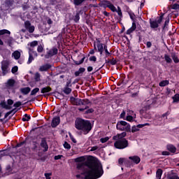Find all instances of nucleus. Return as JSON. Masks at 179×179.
<instances>
[{"instance_id": "nucleus-1", "label": "nucleus", "mask_w": 179, "mask_h": 179, "mask_svg": "<svg viewBox=\"0 0 179 179\" xmlns=\"http://www.w3.org/2000/svg\"><path fill=\"white\" fill-rule=\"evenodd\" d=\"M85 157H79L74 159L77 164V170H85L81 173L85 179H96L100 178L103 176L104 171L101 164L97 162H92L89 166H85Z\"/></svg>"}, {"instance_id": "nucleus-2", "label": "nucleus", "mask_w": 179, "mask_h": 179, "mask_svg": "<svg viewBox=\"0 0 179 179\" xmlns=\"http://www.w3.org/2000/svg\"><path fill=\"white\" fill-rule=\"evenodd\" d=\"M126 136L127 132L124 131L113 137V141H116L114 143L116 149H125V148H128V141L124 138Z\"/></svg>"}, {"instance_id": "nucleus-3", "label": "nucleus", "mask_w": 179, "mask_h": 179, "mask_svg": "<svg viewBox=\"0 0 179 179\" xmlns=\"http://www.w3.org/2000/svg\"><path fill=\"white\" fill-rule=\"evenodd\" d=\"M76 129L78 131H83L84 134L86 135L92 130V123L88 120H85L81 118H77L75 122Z\"/></svg>"}, {"instance_id": "nucleus-4", "label": "nucleus", "mask_w": 179, "mask_h": 179, "mask_svg": "<svg viewBox=\"0 0 179 179\" xmlns=\"http://www.w3.org/2000/svg\"><path fill=\"white\" fill-rule=\"evenodd\" d=\"M116 128L119 131H125L126 132H131V124L129 123L120 120L117 122L116 124Z\"/></svg>"}, {"instance_id": "nucleus-5", "label": "nucleus", "mask_w": 179, "mask_h": 179, "mask_svg": "<svg viewBox=\"0 0 179 179\" xmlns=\"http://www.w3.org/2000/svg\"><path fill=\"white\" fill-rule=\"evenodd\" d=\"M104 5L107 8L110 9V10H112V12H117L119 17H122V11L121 10V8L117 7V8H115L114 4L111 3V2L108 1H105Z\"/></svg>"}, {"instance_id": "nucleus-6", "label": "nucleus", "mask_w": 179, "mask_h": 179, "mask_svg": "<svg viewBox=\"0 0 179 179\" xmlns=\"http://www.w3.org/2000/svg\"><path fill=\"white\" fill-rule=\"evenodd\" d=\"M15 83V81L13 79H9L6 83V89L8 90V93H15L16 92Z\"/></svg>"}, {"instance_id": "nucleus-7", "label": "nucleus", "mask_w": 179, "mask_h": 179, "mask_svg": "<svg viewBox=\"0 0 179 179\" xmlns=\"http://www.w3.org/2000/svg\"><path fill=\"white\" fill-rule=\"evenodd\" d=\"M94 50H97L98 52H99L101 55H103V51H104V47L103 46V43H101V42L100 41V38H96V41H94Z\"/></svg>"}, {"instance_id": "nucleus-8", "label": "nucleus", "mask_w": 179, "mask_h": 179, "mask_svg": "<svg viewBox=\"0 0 179 179\" xmlns=\"http://www.w3.org/2000/svg\"><path fill=\"white\" fill-rule=\"evenodd\" d=\"M1 71L3 75H6L9 72V62L6 60L1 62Z\"/></svg>"}, {"instance_id": "nucleus-9", "label": "nucleus", "mask_w": 179, "mask_h": 179, "mask_svg": "<svg viewBox=\"0 0 179 179\" xmlns=\"http://www.w3.org/2000/svg\"><path fill=\"white\" fill-rule=\"evenodd\" d=\"M34 57H37V52L33 51V50L29 48V59L27 64H31L33 61H34Z\"/></svg>"}, {"instance_id": "nucleus-10", "label": "nucleus", "mask_w": 179, "mask_h": 179, "mask_svg": "<svg viewBox=\"0 0 179 179\" xmlns=\"http://www.w3.org/2000/svg\"><path fill=\"white\" fill-rule=\"evenodd\" d=\"M71 101L74 104V106H85V100L71 98Z\"/></svg>"}, {"instance_id": "nucleus-11", "label": "nucleus", "mask_w": 179, "mask_h": 179, "mask_svg": "<svg viewBox=\"0 0 179 179\" xmlns=\"http://www.w3.org/2000/svg\"><path fill=\"white\" fill-rule=\"evenodd\" d=\"M57 54H58V49L54 48L48 51V55L45 56V58H50V57L57 55Z\"/></svg>"}, {"instance_id": "nucleus-12", "label": "nucleus", "mask_w": 179, "mask_h": 179, "mask_svg": "<svg viewBox=\"0 0 179 179\" xmlns=\"http://www.w3.org/2000/svg\"><path fill=\"white\" fill-rule=\"evenodd\" d=\"M51 64H45L39 67V71L40 72H47L48 69H51Z\"/></svg>"}, {"instance_id": "nucleus-13", "label": "nucleus", "mask_w": 179, "mask_h": 179, "mask_svg": "<svg viewBox=\"0 0 179 179\" xmlns=\"http://www.w3.org/2000/svg\"><path fill=\"white\" fill-rule=\"evenodd\" d=\"M129 160H131V163L134 164H139L141 163V158L138 156H131L129 157Z\"/></svg>"}, {"instance_id": "nucleus-14", "label": "nucleus", "mask_w": 179, "mask_h": 179, "mask_svg": "<svg viewBox=\"0 0 179 179\" xmlns=\"http://www.w3.org/2000/svg\"><path fill=\"white\" fill-rule=\"evenodd\" d=\"M118 163L119 164L122 165V164H124L127 166V167H131V166H132V164H131V162L127 159H125L124 158H120L118 159Z\"/></svg>"}, {"instance_id": "nucleus-15", "label": "nucleus", "mask_w": 179, "mask_h": 179, "mask_svg": "<svg viewBox=\"0 0 179 179\" xmlns=\"http://www.w3.org/2000/svg\"><path fill=\"white\" fill-rule=\"evenodd\" d=\"M59 122H61V120L59 117H55L52 120V128H55V127H58L59 125Z\"/></svg>"}, {"instance_id": "nucleus-16", "label": "nucleus", "mask_w": 179, "mask_h": 179, "mask_svg": "<svg viewBox=\"0 0 179 179\" xmlns=\"http://www.w3.org/2000/svg\"><path fill=\"white\" fill-rule=\"evenodd\" d=\"M166 149L169 152H171V153H176V152H177V148L173 144H168Z\"/></svg>"}, {"instance_id": "nucleus-17", "label": "nucleus", "mask_w": 179, "mask_h": 179, "mask_svg": "<svg viewBox=\"0 0 179 179\" xmlns=\"http://www.w3.org/2000/svg\"><path fill=\"white\" fill-rule=\"evenodd\" d=\"M23 52L22 50H15L14 52L12 54V57H14V59H19L20 58L21 54Z\"/></svg>"}, {"instance_id": "nucleus-18", "label": "nucleus", "mask_w": 179, "mask_h": 179, "mask_svg": "<svg viewBox=\"0 0 179 179\" xmlns=\"http://www.w3.org/2000/svg\"><path fill=\"white\" fill-rule=\"evenodd\" d=\"M135 30H136V24L135 22H133L131 27L127 31L126 34H131V33H134Z\"/></svg>"}, {"instance_id": "nucleus-19", "label": "nucleus", "mask_w": 179, "mask_h": 179, "mask_svg": "<svg viewBox=\"0 0 179 179\" xmlns=\"http://www.w3.org/2000/svg\"><path fill=\"white\" fill-rule=\"evenodd\" d=\"M71 85V82L66 83V87H64L63 92L65 93V94H70L72 92V89L68 87Z\"/></svg>"}, {"instance_id": "nucleus-20", "label": "nucleus", "mask_w": 179, "mask_h": 179, "mask_svg": "<svg viewBox=\"0 0 179 179\" xmlns=\"http://www.w3.org/2000/svg\"><path fill=\"white\" fill-rule=\"evenodd\" d=\"M31 90V89H30V87H23L20 89V92L22 94H29L30 93V91Z\"/></svg>"}, {"instance_id": "nucleus-21", "label": "nucleus", "mask_w": 179, "mask_h": 179, "mask_svg": "<svg viewBox=\"0 0 179 179\" xmlns=\"http://www.w3.org/2000/svg\"><path fill=\"white\" fill-rule=\"evenodd\" d=\"M41 148H43V152H47L48 150V145H47V141L43 139L41 143Z\"/></svg>"}, {"instance_id": "nucleus-22", "label": "nucleus", "mask_w": 179, "mask_h": 179, "mask_svg": "<svg viewBox=\"0 0 179 179\" xmlns=\"http://www.w3.org/2000/svg\"><path fill=\"white\" fill-rule=\"evenodd\" d=\"M27 45L29 47L28 49L30 48V50H31V48H34V47H36V45H38V41H32L31 43H29L27 44Z\"/></svg>"}, {"instance_id": "nucleus-23", "label": "nucleus", "mask_w": 179, "mask_h": 179, "mask_svg": "<svg viewBox=\"0 0 179 179\" xmlns=\"http://www.w3.org/2000/svg\"><path fill=\"white\" fill-rule=\"evenodd\" d=\"M0 106H1L2 108H5L6 110H10L12 108V106L8 105L5 101L1 102Z\"/></svg>"}, {"instance_id": "nucleus-24", "label": "nucleus", "mask_w": 179, "mask_h": 179, "mask_svg": "<svg viewBox=\"0 0 179 179\" xmlns=\"http://www.w3.org/2000/svg\"><path fill=\"white\" fill-rule=\"evenodd\" d=\"M162 176H163V170L158 169L156 172V179H162Z\"/></svg>"}, {"instance_id": "nucleus-25", "label": "nucleus", "mask_w": 179, "mask_h": 179, "mask_svg": "<svg viewBox=\"0 0 179 179\" xmlns=\"http://www.w3.org/2000/svg\"><path fill=\"white\" fill-rule=\"evenodd\" d=\"M150 27L152 29H157L159 27V24L157 23V21H150Z\"/></svg>"}, {"instance_id": "nucleus-26", "label": "nucleus", "mask_w": 179, "mask_h": 179, "mask_svg": "<svg viewBox=\"0 0 179 179\" xmlns=\"http://www.w3.org/2000/svg\"><path fill=\"white\" fill-rule=\"evenodd\" d=\"M86 71V69L81 67L78 69V71L75 72V76H79V75H82Z\"/></svg>"}, {"instance_id": "nucleus-27", "label": "nucleus", "mask_w": 179, "mask_h": 179, "mask_svg": "<svg viewBox=\"0 0 179 179\" xmlns=\"http://www.w3.org/2000/svg\"><path fill=\"white\" fill-rule=\"evenodd\" d=\"M168 179H179L178 175L177 173H170L167 176Z\"/></svg>"}, {"instance_id": "nucleus-28", "label": "nucleus", "mask_w": 179, "mask_h": 179, "mask_svg": "<svg viewBox=\"0 0 179 179\" xmlns=\"http://www.w3.org/2000/svg\"><path fill=\"white\" fill-rule=\"evenodd\" d=\"M169 83H170V82L167 80H162L159 83V86L161 87H164V86H167V85H169Z\"/></svg>"}, {"instance_id": "nucleus-29", "label": "nucleus", "mask_w": 179, "mask_h": 179, "mask_svg": "<svg viewBox=\"0 0 179 179\" xmlns=\"http://www.w3.org/2000/svg\"><path fill=\"white\" fill-rule=\"evenodd\" d=\"M49 92H51V88L50 87H43L41 90V93H49Z\"/></svg>"}, {"instance_id": "nucleus-30", "label": "nucleus", "mask_w": 179, "mask_h": 179, "mask_svg": "<svg viewBox=\"0 0 179 179\" xmlns=\"http://www.w3.org/2000/svg\"><path fill=\"white\" fill-rule=\"evenodd\" d=\"M3 34H8V36H10V32L8 29L0 30V36H3Z\"/></svg>"}, {"instance_id": "nucleus-31", "label": "nucleus", "mask_w": 179, "mask_h": 179, "mask_svg": "<svg viewBox=\"0 0 179 179\" xmlns=\"http://www.w3.org/2000/svg\"><path fill=\"white\" fill-rule=\"evenodd\" d=\"M41 75H40V73L37 72L35 73L34 80H36V82H40V80H41Z\"/></svg>"}, {"instance_id": "nucleus-32", "label": "nucleus", "mask_w": 179, "mask_h": 179, "mask_svg": "<svg viewBox=\"0 0 179 179\" xmlns=\"http://www.w3.org/2000/svg\"><path fill=\"white\" fill-rule=\"evenodd\" d=\"M39 92H40V88L38 87L34 88L31 92V96H36V94H37V93H38Z\"/></svg>"}, {"instance_id": "nucleus-33", "label": "nucleus", "mask_w": 179, "mask_h": 179, "mask_svg": "<svg viewBox=\"0 0 179 179\" xmlns=\"http://www.w3.org/2000/svg\"><path fill=\"white\" fill-rule=\"evenodd\" d=\"M164 59L166 62H167L168 64H171V62H173L171 57H170V56H169L168 55H164Z\"/></svg>"}, {"instance_id": "nucleus-34", "label": "nucleus", "mask_w": 179, "mask_h": 179, "mask_svg": "<svg viewBox=\"0 0 179 179\" xmlns=\"http://www.w3.org/2000/svg\"><path fill=\"white\" fill-rule=\"evenodd\" d=\"M173 103H178L179 101V94H175L173 97Z\"/></svg>"}, {"instance_id": "nucleus-35", "label": "nucleus", "mask_w": 179, "mask_h": 179, "mask_svg": "<svg viewBox=\"0 0 179 179\" xmlns=\"http://www.w3.org/2000/svg\"><path fill=\"white\" fill-rule=\"evenodd\" d=\"M30 118H31L30 115L25 114L24 115V117H22V121H24V122L29 121L30 120Z\"/></svg>"}, {"instance_id": "nucleus-36", "label": "nucleus", "mask_w": 179, "mask_h": 179, "mask_svg": "<svg viewBox=\"0 0 179 179\" xmlns=\"http://www.w3.org/2000/svg\"><path fill=\"white\" fill-rule=\"evenodd\" d=\"M31 27V24L30 23V22H29V21H26L25 22H24V27H25V29L27 30L29 27Z\"/></svg>"}, {"instance_id": "nucleus-37", "label": "nucleus", "mask_w": 179, "mask_h": 179, "mask_svg": "<svg viewBox=\"0 0 179 179\" xmlns=\"http://www.w3.org/2000/svg\"><path fill=\"white\" fill-rule=\"evenodd\" d=\"M172 59H173V62H175V64H178L179 59H178V57L177 56H176V55H172Z\"/></svg>"}, {"instance_id": "nucleus-38", "label": "nucleus", "mask_w": 179, "mask_h": 179, "mask_svg": "<svg viewBox=\"0 0 179 179\" xmlns=\"http://www.w3.org/2000/svg\"><path fill=\"white\" fill-rule=\"evenodd\" d=\"M109 139H110V137L106 136L105 138H101L100 141L101 142V143H106V142H107Z\"/></svg>"}, {"instance_id": "nucleus-39", "label": "nucleus", "mask_w": 179, "mask_h": 179, "mask_svg": "<svg viewBox=\"0 0 179 179\" xmlns=\"http://www.w3.org/2000/svg\"><path fill=\"white\" fill-rule=\"evenodd\" d=\"M126 120L129 121V122H134V117H132L131 115H127L126 117Z\"/></svg>"}, {"instance_id": "nucleus-40", "label": "nucleus", "mask_w": 179, "mask_h": 179, "mask_svg": "<svg viewBox=\"0 0 179 179\" xmlns=\"http://www.w3.org/2000/svg\"><path fill=\"white\" fill-rule=\"evenodd\" d=\"M37 51L38 52H42L43 51H44V46L43 45H38L37 48Z\"/></svg>"}, {"instance_id": "nucleus-41", "label": "nucleus", "mask_w": 179, "mask_h": 179, "mask_svg": "<svg viewBox=\"0 0 179 179\" xmlns=\"http://www.w3.org/2000/svg\"><path fill=\"white\" fill-rule=\"evenodd\" d=\"M83 1H85V0H74V5L79 6Z\"/></svg>"}, {"instance_id": "nucleus-42", "label": "nucleus", "mask_w": 179, "mask_h": 179, "mask_svg": "<svg viewBox=\"0 0 179 179\" xmlns=\"http://www.w3.org/2000/svg\"><path fill=\"white\" fill-rule=\"evenodd\" d=\"M80 17L79 16V13H77L73 18L76 23H78V20H80Z\"/></svg>"}, {"instance_id": "nucleus-43", "label": "nucleus", "mask_w": 179, "mask_h": 179, "mask_svg": "<svg viewBox=\"0 0 179 179\" xmlns=\"http://www.w3.org/2000/svg\"><path fill=\"white\" fill-rule=\"evenodd\" d=\"M18 69H19L18 67L17 66H15L11 69L12 73H16V72H17Z\"/></svg>"}, {"instance_id": "nucleus-44", "label": "nucleus", "mask_w": 179, "mask_h": 179, "mask_svg": "<svg viewBox=\"0 0 179 179\" xmlns=\"http://www.w3.org/2000/svg\"><path fill=\"white\" fill-rule=\"evenodd\" d=\"M138 131H139L138 126H133L131 127V132H138Z\"/></svg>"}, {"instance_id": "nucleus-45", "label": "nucleus", "mask_w": 179, "mask_h": 179, "mask_svg": "<svg viewBox=\"0 0 179 179\" xmlns=\"http://www.w3.org/2000/svg\"><path fill=\"white\" fill-rule=\"evenodd\" d=\"M64 148L65 149H71V145L69 143H68L67 142H64Z\"/></svg>"}, {"instance_id": "nucleus-46", "label": "nucleus", "mask_w": 179, "mask_h": 179, "mask_svg": "<svg viewBox=\"0 0 179 179\" xmlns=\"http://www.w3.org/2000/svg\"><path fill=\"white\" fill-rule=\"evenodd\" d=\"M52 176V173H45V177L46 179H51V176Z\"/></svg>"}, {"instance_id": "nucleus-47", "label": "nucleus", "mask_w": 179, "mask_h": 179, "mask_svg": "<svg viewBox=\"0 0 179 179\" xmlns=\"http://www.w3.org/2000/svg\"><path fill=\"white\" fill-rule=\"evenodd\" d=\"M90 61L92 62H96V61H97V57H96V56H91L90 57Z\"/></svg>"}, {"instance_id": "nucleus-48", "label": "nucleus", "mask_w": 179, "mask_h": 179, "mask_svg": "<svg viewBox=\"0 0 179 179\" xmlns=\"http://www.w3.org/2000/svg\"><path fill=\"white\" fill-rule=\"evenodd\" d=\"M34 26H31L28 29L29 33H34Z\"/></svg>"}, {"instance_id": "nucleus-49", "label": "nucleus", "mask_w": 179, "mask_h": 179, "mask_svg": "<svg viewBox=\"0 0 179 179\" xmlns=\"http://www.w3.org/2000/svg\"><path fill=\"white\" fill-rule=\"evenodd\" d=\"M109 64H110V65H115V64H117V60L113 59L112 60H110Z\"/></svg>"}, {"instance_id": "nucleus-50", "label": "nucleus", "mask_w": 179, "mask_h": 179, "mask_svg": "<svg viewBox=\"0 0 179 179\" xmlns=\"http://www.w3.org/2000/svg\"><path fill=\"white\" fill-rule=\"evenodd\" d=\"M162 156H170V152H168V151H163V152H162Z\"/></svg>"}, {"instance_id": "nucleus-51", "label": "nucleus", "mask_w": 179, "mask_h": 179, "mask_svg": "<svg viewBox=\"0 0 179 179\" xmlns=\"http://www.w3.org/2000/svg\"><path fill=\"white\" fill-rule=\"evenodd\" d=\"M7 104H8V106H10H10H12L13 104V100L8 99L7 100Z\"/></svg>"}, {"instance_id": "nucleus-52", "label": "nucleus", "mask_w": 179, "mask_h": 179, "mask_svg": "<svg viewBox=\"0 0 179 179\" xmlns=\"http://www.w3.org/2000/svg\"><path fill=\"white\" fill-rule=\"evenodd\" d=\"M172 9H175V10L179 9V4H178V3L173 4V5L172 6Z\"/></svg>"}, {"instance_id": "nucleus-53", "label": "nucleus", "mask_w": 179, "mask_h": 179, "mask_svg": "<svg viewBox=\"0 0 179 179\" xmlns=\"http://www.w3.org/2000/svg\"><path fill=\"white\" fill-rule=\"evenodd\" d=\"M163 20V15H161L159 17V19H158V20L157 21V23L158 24H159V23H162V21Z\"/></svg>"}, {"instance_id": "nucleus-54", "label": "nucleus", "mask_w": 179, "mask_h": 179, "mask_svg": "<svg viewBox=\"0 0 179 179\" xmlns=\"http://www.w3.org/2000/svg\"><path fill=\"white\" fill-rule=\"evenodd\" d=\"M103 50H105L106 54L108 55H110V52H108V50L107 49V45L103 46Z\"/></svg>"}, {"instance_id": "nucleus-55", "label": "nucleus", "mask_w": 179, "mask_h": 179, "mask_svg": "<svg viewBox=\"0 0 179 179\" xmlns=\"http://www.w3.org/2000/svg\"><path fill=\"white\" fill-rule=\"evenodd\" d=\"M93 111H94L93 110V108H90V109L87 110L85 113H86V114H90V113H93Z\"/></svg>"}, {"instance_id": "nucleus-56", "label": "nucleus", "mask_w": 179, "mask_h": 179, "mask_svg": "<svg viewBox=\"0 0 179 179\" xmlns=\"http://www.w3.org/2000/svg\"><path fill=\"white\" fill-rule=\"evenodd\" d=\"M97 149H99V148L97 146H94V147L91 148L90 151L94 152V150H97Z\"/></svg>"}, {"instance_id": "nucleus-57", "label": "nucleus", "mask_w": 179, "mask_h": 179, "mask_svg": "<svg viewBox=\"0 0 179 179\" xmlns=\"http://www.w3.org/2000/svg\"><path fill=\"white\" fill-rule=\"evenodd\" d=\"M62 155H56L55 156V160H59V159H62Z\"/></svg>"}, {"instance_id": "nucleus-58", "label": "nucleus", "mask_w": 179, "mask_h": 179, "mask_svg": "<svg viewBox=\"0 0 179 179\" xmlns=\"http://www.w3.org/2000/svg\"><path fill=\"white\" fill-rule=\"evenodd\" d=\"M125 117V111H123L120 116V118H124Z\"/></svg>"}, {"instance_id": "nucleus-59", "label": "nucleus", "mask_w": 179, "mask_h": 179, "mask_svg": "<svg viewBox=\"0 0 179 179\" xmlns=\"http://www.w3.org/2000/svg\"><path fill=\"white\" fill-rule=\"evenodd\" d=\"M93 71V67L92 66H88L87 67V71L88 72H92Z\"/></svg>"}, {"instance_id": "nucleus-60", "label": "nucleus", "mask_w": 179, "mask_h": 179, "mask_svg": "<svg viewBox=\"0 0 179 179\" xmlns=\"http://www.w3.org/2000/svg\"><path fill=\"white\" fill-rule=\"evenodd\" d=\"M148 48H150V47H152V43L150 42H147V44H146Z\"/></svg>"}, {"instance_id": "nucleus-61", "label": "nucleus", "mask_w": 179, "mask_h": 179, "mask_svg": "<svg viewBox=\"0 0 179 179\" xmlns=\"http://www.w3.org/2000/svg\"><path fill=\"white\" fill-rule=\"evenodd\" d=\"M79 111H85V110H87V106H85L84 108H78Z\"/></svg>"}, {"instance_id": "nucleus-62", "label": "nucleus", "mask_w": 179, "mask_h": 179, "mask_svg": "<svg viewBox=\"0 0 179 179\" xmlns=\"http://www.w3.org/2000/svg\"><path fill=\"white\" fill-rule=\"evenodd\" d=\"M48 24H52V20L50 18L48 20Z\"/></svg>"}, {"instance_id": "nucleus-63", "label": "nucleus", "mask_w": 179, "mask_h": 179, "mask_svg": "<svg viewBox=\"0 0 179 179\" xmlns=\"http://www.w3.org/2000/svg\"><path fill=\"white\" fill-rule=\"evenodd\" d=\"M169 114H170V113H169V112H166V113H164L162 115L163 118H164V117H167V115H169Z\"/></svg>"}, {"instance_id": "nucleus-64", "label": "nucleus", "mask_w": 179, "mask_h": 179, "mask_svg": "<svg viewBox=\"0 0 179 179\" xmlns=\"http://www.w3.org/2000/svg\"><path fill=\"white\" fill-rule=\"evenodd\" d=\"M143 127H145V124H138L137 125V127L139 129V128H143Z\"/></svg>"}]
</instances>
